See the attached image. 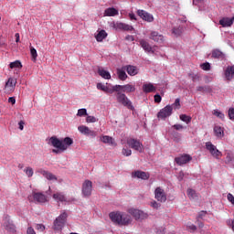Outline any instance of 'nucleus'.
I'll return each mask as SVG.
<instances>
[{"label":"nucleus","instance_id":"57","mask_svg":"<svg viewBox=\"0 0 234 234\" xmlns=\"http://www.w3.org/2000/svg\"><path fill=\"white\" fill-rule=\"evenodd\" d=\"M177 178H178L179 182H182V180H184V172L183 171L179 172Z\"/></svg>","mask_w":234,"mask_h":234},{"label":"nucleus","instance_id":"20","mask_svg":"<svg viewBox=\"0 0 234 234\" xmlns=\"http://www.w3.org/2000/svg\"><path fill=\"white\" fill-rule=\"evenodd\" d=\"M116 28H118L119 30H124L126 32H131L134 30V27H133V26L125 23H117Z\"/></svg>","mask_w":234,"mask_h":234},{"label":"nucleus","instance_id":"49","mask_svg":"<svg viewBox=\"0 0 234 234\" xmlns=\"http://www.w3.org/2000/svg\"><path fill=\"white\" fill-rule=\"evenodd\" d=\"M150 206L154 207V209H158L162 205L156 201H152Z\"/></svg>","mask_w":234,"mask_h":234},{"label":"nucleus","instance_id":"6","mask_svg":"<svg viewBox=\"0 0 234 234\" xmlns=\"http://www.w3.org/2000/svg\"><path fill=\"white\" fill-rule=\"evenodd\" d=\"M173 114V106L166 105L165 108L160 110V112L157 113V118L159 120H165V118H169Z\"/></svg>","mask_w":234,"mask_h":234},{"label":"nucleus","instance_id":"21","mask_svg":"<svg viewBox=\"0 0 234 234\" xmlns=\"http://www.w3.org/2000/svg\"><path fill=\"white\" fill-rule=\"evenodd\" d=\"M150 39H153V41H155V43H162L164 41V36L159 35L156 31H152Z\"/></svg>","mask_w":234,"mask_h":234},{"label":"nucleus","instance_id":"32","mask_svg":"<svg viewBox=\"0 0 234 234\" xmlns=\"http://www.w3.org/2000/svg\"><path fill=\"white\" fill-rule=\"evenodd\" d=\"M212 58H215L216 59H220V58H224V53H222L220 49H214L212 51Z\"/></svg>","mask_w":234,"mask_h":234},{"label":"nucleus","instance_id":"51","mask_svg":"<svg viewBox=\"0 0 234 234\" xmlns=\"http://www.w3.org/2000/svg\"><path fill=\"white\" fill-rule=\"evenodd\" d=\"M154 98L155 103H160L162 101V96H160V94H155Z\"/></svg>","mask_w":234,"mask_h":234},{"label":"nucleus","instance_id":"5","mask_svg":"<svg viewBox=\"0 0 234 234\" xmlns=\"http://www.w3.org/2000/svg\"><path fill=\"white\" fill-rule=\"evenodd\" d=\"M127 144L133 151H138V153H144V144L138 139L128 138L126 141Z\"/></svg>","mask_w":234,"mask_h":234},{"label":"nucleus","instance_id":"26","mask_svg":"<svg viewBox=\"0 0 234 234\" xmlns=\"http://www.w3.org/2000/svg\"><path fill=\"white\" fill-rule=\"evenodd\" d=\"M107 36V31L101 29V31H99V34L95 35V39L96 41H98V43H101V41H103V39H105Z\"/></svg>","mask_w":234,"mask_h":234},{"label":"nucleus","instance_id":"45","mask_svg":"<svg viewBox=\"0 0 234 234\" xmlns=\"http://www.w3.org/2000/svg\"><path fill=\"white\" fill-rule=\"evenodd\" d=\"M201 69L202 70H210L211 65L209 64V62L203 63L201 64Z\"/></svg>","mask_w":234,"mask_h":234},{"label":"nucleus","instance_id":"7","mask_svg":"<svg viewBox=\"0 0 234 234\" xmlns=\"http://www.w3.org/2000/svg\"><path fill=\"white\" fill-rule=\"evenodd\" d=\"M206 149L207 151H209L210 154H212L214 158H220V156H222V152L217 149V146H215L211 142L206 143Z\"/></svg>","mask_w":234,"mask_h":234},{"label":"nucleus","instance_id":"27","mask_svg":"<svg viewBox=\"0 0 234 234\" xmlns=\"http://www.w3.org/2000/svg\"><path fill=\"white\" fill-rule=\"evenodd\" d=\"M139 43H140L142 48H144V50H145V52H151V50H153V48L151 47L149 42H147V40L140 39Z\"/></svg>","mask_w":234,"mask_h":234},{"label":"nucleus","instance_id":"15","mask_svg":"<svg viewBox=\"0 0 234 234\" xmlns=\"http://www.w3.org/2000/svg\"><path fill=\"white\" fill-rule=\"evenodd\" d=\"M118 89L119 92H125L126 94H129L136 90V86L133 84L119 85Z\"/></svg>","mask_w":234,"mask_h":234},{"label":"nucleus","instance_id":"61","mask_svg":"<svg viewBox=\"0 0 234 234\" xmlns=\"http://www.w3.org/2000/svg\"><path fill=\"white\" fill-rule=\"evenodd\" d=\"M165 228H161L156 231V234H165Z\"/></svg>","mask_w":234,"mask_h":234},{"label":"nucleus","instance_id":"56","mask_svg":"<svg viewBox=\"0 0 234 234\" xmlns=\"http://www.w3.org/2000/svg\"><path fill=\"white\" fill-rule=\"evenodd\" d=\"M37 229L38 231H43V230L45 229V225H43V224H37Z\"/></svg>","mask_w":234,"mask_h":234},{"label":"nucleus","instance_id":"23","mask_svg":"<svg viewBox=\"0 0 234 234\" xmlns=\"http://www.w3.org/2000/svg\"><path fill=\"white\" fill-rule=\"evenodd\" d=\"M53 198L56 202H67V197H65L63 192H57L53 194Z\"/></svg>","mask_w":234,"mask_h":234},{"label":"nucleus","instance_id":"38","mask_svg":"<svg viewBox=\"0 0 234 234\" xmlns=\"http://www.w3.org/2000/svg\"><path fill=\"white\" fill-rule=\"evenodd\" d=\"M24 173H26L28 178H32V176H34V169H32V167H27L24 169Z\"/></svg>","mask_w":234,"mask_h":234},{"label":"nucleus","instance_id":"54","mask_svg":"<svg viewBox=\"0 0 234 234\" xmlns=\"http://www.w3.org/2000/svg\"><path fill=\"white\" fill-rule=\"evenodd\" d=\"M176 109H180V99H176L174 104Z\"/></svg>","mask_w":234,"mask_h":234},{"label":"nucleus","instance_id":"9","mask_svg":"<svg viewBox=\"0 0 234 234\" xmlns=\"http://www.w3.org/2000/svg\"><path fill=\"white\" fill-rule=\"evenodd\" d=\"M128 213H130V215H133V218H135V220H144V218H147V214L144 213L142 210L136 209V208H130L128 210Z\"/></svg>","mask_w":234,"mask_h":234},{"label":"nucleus","instance_id":"58","mask_svg":"<svg viewBox=\"0 0 234 234\" xmlns=\"http://www.w3.org/2000/svg\"><path fill=\"white\" fill-rule=\"evenodd\" d=\"M129 17L131 21H136V15H134V13H130Z\"/></svg>","mask_w":234,"mask_h":234},{"label":"nucleus","instance_id":"42","mask_svg":"<svg viewBox=\"0 0 234 234\" xmlns=\"http://www.w3.org/2000/svg\"><path fill=\"white\" fill-rule=\"evenodd\" d=\"M86 122H87V123H96V122H98V119H96V117H94V116L89 115L86 118Z\"/></svg>","mask_w":234,"mask_h":234},{"label":"nucleus","instance_id":"62","mask_svg":"<svg viewBox=\"0 0 234 234\" xmlns=\"http://www.w3.org/2000/svg\"><path fill=\"white\" fill-rule=\"evenodd\" d=\"M207 212L206 211H201L198 215V218H204V217H206Z\"/></svg>","mask_w":234,"mask_h":234},{"label":"nucleus","instance_id":"4","mask_svg":"<svg viewBox=\"0 0 234 234\" xmlns=\"http://www.w3.org/2000/svg\"><path fill=\"white\" fill-rule=\"evenodd\" d=\"M116 100L117 103H120V105H122V107H126L130 111H134V106H133V102L131 101V100L128 99L125 93H122V91L116 93Z\"/></svg>","mask_w":234,"mask_h":234},{"label":"nucleus","instance_id":"60","mask_svg":"<svg viewBox=\"0 0 234 234\" xmlns=\"http://www.w3.org/2000/svg\"><path fill=\"white\" fill-rule=\"evenodd\" d=\"M18 125H19L20 131H23V129H25V122L20 121V122H18Z\"/></svg>","mask_w":234,"mask_h":234},{"label":"nucleus","instance_id":"39","mask_svg":"<svg viewBox=\"0 0 234 234\" xmlns=\"http://www.w3.org/2000/svg\"><path fill=\"white\" fill-rule=\"evenodd\" d=\"M30 54L33 61H36L37 59V50L34 48V47L30 48Z\"/></svg>","mask_w":234,"mask_h":234},{"label":"nucleus","instance_id":"19","mask_svg":"<svg viewBox=\"0 0 234 234\" xmlns=\"http://www.w3.org/2000/svg\"><path fill=\"white\" fill-rule=\"evenodd\" d=\"M143 92L149 94L151 92H156V88L153 83H145L143 85Z\"/></svg>","mask_w":234,"mask_h":234},{"label":"nucleus","instance_id":"18","mask_svg":"<svg viewBox=\"0 0 234 234\" xmlns=\"http://www.w3.org/2000/svg\"><path fill=\"white\" fill-rule=\"evenodd\" d=\"M225 78L228 81H231L234 78V66H228L225 69Z\"/></svg>","mask_w":234,"mask_h":234},{"label":"nucleus","instance_id":"37","mask_svg":"<svg viewBox=\"0 0 234 234\" xmlns=\"http://www.w3.org/2000/svg\"><path fill=\"white\" fill-rule=\"evenodd\" d=\"M187 197L190 198V200H195L197 198V191L188 188L187 189Z\"/></svg>","mask_w":234,"mask_h":234},{"label":"nucleus","instance_id":"47","mask_svg":"<svg viewBox=\"0 0 234 234\" xmlns=\"http://www.w3.org/2000/svg\"><path fill=\"white\" fill-rule=\"evenodd\" d=\"M122 153L124 156H131V154H133V151L126 148H123Z\"/></svg>","mask_w":234,"mask_h":234},{"label":"nucleus","instance_id":"2","mask_svg":"<svg viewBox=\"0 0 234 234\" xmlns=\"http://www.w3.org/2000/svg\"><path fill=\"white\" fill-rule=\"evenodd\" d=\"M109 217L112 222L118 226H129L132 222L131 216L122 212H111Z\"/></svg>","mask_w":234,"mask_h":234},{"label":"nucleus","instance_id":"25","mask_svg":"<svg viewBox=\"0 0 234 234\" xmlns=\"http://www.w3.org/2000/svg\"><path fill=\"white\" fill-rule=\"evenodd\" d=\"M214 134L217 138H224V128L219 125L214 126Z\"/></svg>","mask_w":234,"mask_h":234},{"label":"nucleus","instance_id":"50","mask_svg":"<svg viewBox=\"0 0 234 234\" xmlns=\"http://www.w3.org/2000/svg\"><path fill=\"white\" fill-rule=\"evenodd\" d=\"M229 120H234V108L229 109Z\"/></svg>","mask_w":234,"mask_h":234},{"label":"nucleus","instance_id":"64","mask_svg":"<svg viewBox=\"0 0 234 234\" xmlns=\"http://www.w3.org/2000/svg\"><path fill=\"white\" fill-rule=\"evenodd\" d=\"M15 37H16V43H19V41H20L19 33H16V34H15Z\"/></svg>","mask_w":234,"mask_h":234},{"label":"nucleus","instance_id":"1","mask_svg":"<svg viewBox=\"0 0 234 234\" xmlns=\"http://www.w3.org/2000/svg\"><path fill=\"white\" fill-rule=\"evenodd\" d=\"M49 142L53 147L56 149L52 150V153H55V154H59V153H64V151H67L72 144H74V140L70 137H66L62 140L58 139L56 136H52L49 139Z\"/></svg>","mask_w":234,"mask_h":234},{"label":"nucleus","instance_id":"31","mask_svg":"<svg viewBox=\"0 0 234 234\" xmlns=\"http://www.w3.org/2000/svg\"><path fill=\"white\" fill-rule=\"evenodd\" d=\"M117 76L121 81H125V80L128 78L127 73H125V69H123V68L117 69Z\"/></svg>","mask_w":234,"mask_h":234},{"label":"nucleus","instance_id":"17","mask_svg":"<svg viewBox=\"0 0 234 234\" xmlns=\"http://www.w3.org/2000/svg\"><path fill=\"white\" fill-rule=\"evenodd\" d=\"M122 69L123 70H126L129 76H136V74H138V68L136 66L127 65L122 67Z\"/></svg>","mask_w":234,"mask_h":234},{"label":"nucleus","instance_id":"29","mask_svg":"<svg viewBox=\"0 0 234 234\" xmlns=\"http://www.w3.org/2000/svg\"><path fill=\"white\" fill-rule=\"evenodd\" d=\"M101 141L102 142V144H109V145H116L114 139L109 135H103L102 137H101Z\"/></svg>","mask_w":234,"mask_h":234},{"label":"nucleus","instance_id":"13","mask_svg":"<svg viewBox=\"0 0 234 234\" xmlns=\"http://www.w3.org/2000/svg\"><path fill=\"white\" fill-rule=\"evenodd\" d=\"M191 160H193V157L189 154H183L175 158V162L177 165H184L188 164V162H191Z\"/></svg>","mask_w":234,"mask_h":234},{"label":"nucleus","instance_id":"36","mask_svg":"<svg viewBox=\"0 0 234 234\" xmlns=\"http://www.w3.org/2000/svg\"><path fill=\"white\" fill-rule=\"evenodd\" d=\"M179 118L181 122H185V123L186 124L191 123V120H192L191 116H188L186 114H181Z\"/></svg>","mask_w":234,"mask_h":234},{"label":"nucleus","instance_id":"53","mask_svg":"<svg viewBox=\"0 0 234 234\" xmlns=\"http://www.w3.org/2000/svg\"><path fill=\"white\" fill-rule=\"evenodd\" d=\"M189 77L191 78L192 81H198L199 80L198 75L189 74Z\"/></svg>","mask_w":234,"mask_h":234},{"label":"nucleus","instance_id":"52","mask_svg":"<svg viewBox=\"0 0 234 234\" xmlns=\"http://www.w3.org/2000/svg\"><path fill=\"white\" fill-rule=\"evenodd\" d=\"M173 128L176 129V131H182V129H184V125H182V124H174Z\"/></svg>","mask_w":234,"mask_h":234},{"label":"nucleus","instance_id":"43","mask_svg":"<svg viewBox=\"0 0 234 234\" xmlns=\"http://www.w3.org/2000/svg\"><path fill=\"white\" fill-rule=\"evenodd\" d=\"M77 116H80V117L87 116V109L82 108V109L78 110Z\"/></svg>","mask_w":234,"mask_h":234},{"label":"nucleus","instance_id":"16","mask_svg":"<svg viewBox=\"0 0 234 234\" xmlns=\"http://www.w3.org/2000/svg\"><path fill=\"white\" fill-rule=\"evenodd\" d=\"M33 199L37 203V204H45V202H48L47 200V196H45L41 192H34L33 193Z\"/></svg>","mask_w":234,"mask_h":234},{"label":"nucleus","instance_id":"41","mask_svg":"<svg viewBox=\"0 0 234 234\" xmlns=\"http://www.w3.org/2000/svg\"><path fill=\"white\" fill-rule=\"evenodd\" d=\"M172 34H175L176 37L182 36V28L181 27H174L172 29Z\"/></svg>","mask_w":234,"mask_h":234},{"label":"nucleus","instance_id":"35","mask_svg":"<svg viewBox=\"0 0 234 234\" xmlns=\"http://www.w3.org/2000/svg\"><path fill=\"white\" fill-rule=\"evenodd\" d=\"M10 69H23V65L21 64V61L16 60L14 62H11L9 64Z\"/></svg>","mask_w":234,"mask_h":234},{"label":"nucleus","instance_id":"40","mask_svg":"<svg viewBox=\"0 0 234 234\" xmlns=\"http://www.w3.org/2000/svg\"><path fill=\"white\" fill-rule=\"evenodd\" d=\"M108 88H109V86L102 84L101 82L97 83L98 90H102V92H107Z\"/></svg>","mask_w":234,"mask_h":234},{"label":"nucleus","instance_id":"22","mask_svg":"<svg viewBox=\"0 0 234 234\" xmlns=\"http://www.w3.org/2000/svg\"><path fill=\"white\" fill-rule=\"evenodd\" d=\"M118 10L114 7H109L104 11V16L107 17H114V16H118Z\"/></svg>","mask_w":234,"mask_h":234},{"label":"nucleus","instance_id":"14","mask_svg":"<svg viewBox=\"0 0 234 234\" xmlns=\"http://www.w3.org/2000/svg\"><path fill=\"white\" fill-rule=\"evenodd\" d=\"M132 176L133 178H141V180H149L151 175L148 172L137 170L132 174Z\"/></svg>","mask_w":234,"mask_h":234},{"label":"nucleus","instance_id":"3","mask_svg":"<svg viewBox=\"0 0 234 234\" xmlns=\"http://www.w3.org/2000/svg\"><path fill=\"white\" fill-rule=\"evenodd\" d=\"M69 218V214L63 211L53 222V229L55 231H61L63 228H65V224H67V218Z\"/></svg>","mask_w":234,"mask_h":234},{"label":"nucleus","instance_id":"10","mask_svg":"<svg viewBox=\"0 0 234 234\" xmlns=\"http://www.w3.org/2000/svg\"><path fill=\"white\" fill-rule=\"evenodd\" d=\"M82 195L83 197H90V195H92V181H84L82 184Z\"/></svg>","mask_w":234,"mask_h":234},{"label":"nucleus","instance_id":"63","mask_svg":"<svg viewBox=\"0 0 234 234\" xmlns=\"http://www.w3.org/2000/svg\"><path fill=\"white\" fill-rule=\"evenodd\" d=\"M125 39H126L127 41H134V37H133V36H131V35H128V36H126Z\"/></svg>","mask_w":234,"mask_h":234},{"label":"nucleus","instance_id":"30","mask_svg":"<svg viewBox=\"0 0 234 234\" xmlns=\"http://www.w3.org/2000/svg\"><path fill=\"white\" fill-rule=\"evenodd\" d=\"M40 173L45 176V178H47V180H58V177L54 174L47 170H41Z\"/></svg>","mask_w":234,"mask_h":234},{"label":"nucleus","instance_id":"33","mask_svg":"<svg viewBox=\"0 0 234 234\" xmlns=\"http://www.w3.org/2000/svg\"><path fill=\"white\" fill-rule=\"evenodd\" d=\"M119 85L112 86V88H107L106 94H114V92H120V88H118Z\"/></svg>","mask_w":234,"mask_h":234},{"label":"nucleus","instance_id":"24","mask_svg":"<svg viewBox=\"0 0 234 234\" xmlns=\"http://www.w3.org/2000/svg\"><path fill=\"white\" fill-rule=\"evenodd\" d=\"M219 25H221V27H231V25H233V17L229 18V17H223L219 20Z\"/></svg>","mask_w":234,"mask_h":234},{"label":"nucleus","instance_id":"59","mask_svg":"<svg viewBox=\"0 0 234 234\" xmlns=\"http://www.w3.org/2000/svg\"><path fill=\"white\" fill-rule=\"evenodd\" d=\"M8 102L12 103V105H16V97H10Z\"/></svg>","mask_w":234,"mask_h":234},{"label":"nucleus","instance_id":"28","mask_svg":"<svg viewBox=\"0 0 234 234\" xmlns=\"http://www.w3.org/2000/svg\"><path fill=\"white\" fill-rule=\"evenodd\" d=\"M98 74L99 76H101V78H103L104 80H111V73L102 68L98 69Z\"/></svg>","mask_w":234,"mask_h":234},{"label":"nucleus","instance_id":"48","mask_svg":"<svg viewBox=\"0 0 234 234\" xmlns=\"http://www.w3.org/2000/svg\"><path fill=\"white\" fill-rule=\"evenodd\" d=\"M214 116L220 118V120H224V113H222L217 110L214 111Z\"/></svg>","mask_w":234,"mask_h":234},{"label":"nucleus","instance_id":"46","mask_svg":"<svg viewBox=\"0 0 234 234\" xmlns=\"http://www.w3.org/2000/svg\"><path fill=\"white\" fill-rule=\"evenodd\" d=\"M186 229H188L189 231H197V226L192 223H187Z\"/></svg>","mask_w":234,"mask_h":234},{"label":"nucleus","instance_id":"12","mask_svg":"<svg viewBox=\"0 0 234 234\" xmlns=\"http://www.w3.org/2000/svg\"><path fill=\"white\" fill-rule=\"evenodd\" d=\"M137 15L143 21H146L147 23H153V21H154V16L145 10H137Z\"/></svg>","mask_w":234,"mask_h":234},{"label":"nucleus","instance_id":"11","mask_svg":"<svg viewBox=\"0 0 234 234\" xmlns=\"http://www.w3.org/2000/svg\"><path fill=\"white\" fill-rule=\"evenodd\" d=\"M154 197L158 202H165L167 200V195H165V191L160 186L155 188Z\"/></svg>","mask_w":234,"mask_h":234},{"label":"nucleus","instance_id":"44","mask_svg":"<svg viewBox=\"0 0 234 234\" xmlns=\"http://www.w3.org/2000/svg\"><path fill=\"white\" fill-rule=\"evenodd\" d=\"M226 162L229 164V162H233V154L228 152L226 154Z\"/></svg>","mask_w":234,"mask_h":234},{"label":"nucleus","instance_id":"8","mask_svg":"<svg viewBox=\"0 0 234 234\" xmlns=\"http://www.w3.org/2000/svg\"><path fill=\"white\" fill-rule=\"evenodd\" d=\"M78 131L85 136H90V138H96L98 136V132L90 130L88 126L80 125L78 127Z\"/></svg>","mask_w":234,"mask_h":234},{"label":"nucleus","instance_id":"55","mask_svg":"<svg viewBox=\"0 0 234 234\" xmlns=\"http://www.w3.org/2000/svg\"><path fill=\"white\" fill-rule=\"evenodd\" d=\"M27 234H36V230H34V228L29 227V228H27Z\"/></svg>","mask_w":234,"mask_h":234},{"label":"nucleus","instance_id":"34","mask_svg":"<svg viewBox=\"0 0 234 234\" xmlns=\"http://www.w3.org/2000/svg\"><path fill=\"white\" fill-rule=\"evenodd\" d=\"M14 87H16V82L14 81V79L9 78L5 83V89H9V90H12Z\"/></svg>","mask_w":234,"mask_h":234}]
</instances>
